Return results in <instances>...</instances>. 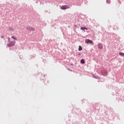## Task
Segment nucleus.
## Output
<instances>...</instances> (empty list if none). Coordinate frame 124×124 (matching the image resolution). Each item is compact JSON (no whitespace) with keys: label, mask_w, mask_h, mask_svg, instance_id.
<instances>
[{"label":"nucleus","mask_w":124,"mask_h":124,"mask_svg":"<svg viewBox=\"0 0 124 124\" xmlns=\"http://www.w3.org/2000/svg\"><path fill=\"white\" fill-rule=\"evenodd\" d=\"M80 30H88V29L86 27H81Z\"/></svg>","instance_id":"7"},{"label":"nucleus","mask_w":124,"mask_h":124,"mask_svg":"<svg viewBox=\"0 0 124 124\" xmlns=\"http://www.w3.org/2000/svg\"><path fill=\"white\" fill-rule=\"evenodd\" d=\"M61 8V9H62V10L68 9V8H70V7H68V6H67V5H63V6H62Z\"/></svg>","instance_id":"3"},{"label":"nucleus","mask_w":124,"mask_h":124,"mask_svg":"<svg viewBox=\"0 0 124 124\" xmlns=\"http://www.w3.org/2000/svg\"><path fill=\"white\" fill-rule=\"evenodd\" d=\"M80 62L81 63H85V60H84L83 59H82L81 61H80Z\"/></svg>","instance_id":"8"},{"label":"nucleus","mask_w":124,"mask_h":124,"mask_svg":"<svg viewBox=\"0 0 124 124\" xmlns=\"http://www.w3.org/2000/svg\"><path fill=\"white\" fill-rule=\"evenodd\" d=\"M12 38H13V39H14V40H17V38H16V37L14 36H12Z\"/></svg>","instance_id":"9"},{"label":"nucleus","mask_w":124,"mask_h":124,"mask_svg":"<svg viewBox=\"0 0 124 124\" xmlns=\"http://www.w3.org/2000/svg\"><path fill=\"white\" fill-rule=\"evenodd\" d=\"M98 48H99V49H102V45L99 44L98 45Z\"/></svg>","instance_id":"4"},{"label":"nucleus","mask_w":124,"mask_h":124,"mask_svg":"<svg viewBox=\"0 0 124 124\" xmlns=\"http://www.w3.org/2000/svg\"><path fill=\"white\" fill-rule=\"evenodd\" d=\"M120 56H122V57L124 56V53H123L122 52H119Z\"/></svg>","instance_id":"6"},{"label":"nucleus","mask_w":124,"mask_h":124,"mask_svg":"<svg viewBox=\"0 0 124 124\" xmlns=\"http://www.w3.org/2000/svg\"><path fill=\"white\" fill-rule=\"evenodd\" d=\"M85 42L88 44H93V41L90 40L89 39H86Z\"/></svg>","instance_id":"2"},{"label":"nucleus","mask_w":124,"mask_h":124,"mask_svg":"<svg viewBox=\"0 0 124 124\" xmlns=\"http://www.w3.org/2000/svg\"><path fill=\"white\" fill-rule=\"evenodd\" d=\"M9 40V44L8 45V47H12V46H14L16 42L15 41H10V38H8Z\"/></svg>","instance_id":"1"},{"label":"nucleus","mask_w":124,"mask_h":124,"mask_svg":"<svg viewBox=\"0 0 124 124\" xmlns=\"http://www.w3.org/2000/svg\"><path fill=\"white\" fill-rule=\"evenodd\" d=\"M82 50H83L82 46H79L78 47V51H82Z\"/></svg>","instance_id":"5"}]
</instances>
